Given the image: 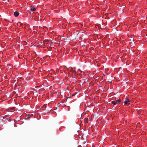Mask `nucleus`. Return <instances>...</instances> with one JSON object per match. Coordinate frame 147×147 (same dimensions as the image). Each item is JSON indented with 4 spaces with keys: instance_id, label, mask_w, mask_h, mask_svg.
<instances>
[{
    "instance_id": "nucleus-1",
    "label": "nucleus",
    "mask_w": 147,
    "mask_h": 147,
    "mask_svg": "<svg viewBox=\"0 0 147 147\" xmlns=\"http://www.w3.org/2000/svg\"><path fill=\"white\" fill-rule=\"evenodd\" d=\"M130 102V100L127 99L124 101V104L126 106H127L129 104Z\"/></svg>"
},
{
    "instance_id": "nucleus-2",
    "label": "nucleus",
    "mask_w": 147,
    "mask_h": 147,
    "mask_svg": "<svg viewBox=\"0 0 147 147\" xmlns=\"http://www.w3.org/2000/svg\"><path fill=\"white\" fill-rule=\"evenodd\" d=\"M19 14V13L18 11H15L13 13L14 16L15 17L18 16Z\"/></svg>"
},
{
    "instance_id": "nucleus-3",
    "label": "nucleus",
    "mask_w": 147,
    "mask_h": 147,
    "mask_svg": "<svg viewBox=\"0 0 147 147\" xmlns=\"http://www.w3.org/2000/svg\"><path fill=\"white\" fill-rule=\"evenodd\" d=\"M111 103L114 105H116L118 104L117 103V101H116V100L114 101H112L111 102Z\"/></svg>"
},
{
    "instance_id": "nucleus-4",
    "label": "nucleus",
    "mask_w": 147,
    "mask_h": 147,
    "mask_svg": "<svg viewBox=\"0 0 147 147\" xmlns=\"http://www.w3.org/2000/svg\"><path fill=\"white\" fill-rule=\"evenodd\" d=\"M84 121L85 123H87L88 122V119L87 118H85L84 119Z\"/></svg>"
},
{
    "instance_id": "nucleus-5",
    "label": "nucleus",
    "mask_w": 147,
    "mask_h": 147,
    "mask_svg": "<svg viewBox=\"0 0 147 147\" xmlns=\"http://www.w3.org/2000/svg\"><path fill=\"white\" fill-rule=\"evenodd\" d=\"M36 10V8L35 7H32L30 9V10L32 11H34Z\"/></svg>"
},
{
    "instance_id": "nucleus-6",
    "label": "nucleus",
    "mask_w": 147,
    "mask_h": 147,
    "mask_svg": "<svg viewBox=\"0 0 147 147\" xmlns=\"http://www.w3.org/2000/svg\"><path fill=\"white\" fill-rule=\"evenodd\" d=\"M7 66L10 69L12 67V66L10 64H8Z\"/></svg>"
},
{
    "instance_id": "nucleus-7",
    "label": "nucleus",
    "mask_w": 147,
    "mask_h": 147,
    "mask_svg": "<svg viewBox=\"0 0 147 147\" xmlns=\"http://www.w3.org/2000/svg\"><path fill=\"white\" fill-rule=\"evenodd\" d=\"M116 101H117V103L118 104L121 102V101L120 99H118L117 100H116Z\"/></svg>"
},
{
    "instance_id": "nucleus-8",
    "label": "nucleus",
    "mask_w": 147,
    "mask_h": 147,
    "mask_svg": "<svg viewBox=\"0 0 147 147\" xmlns=\"http://www.w3.org/2000/svg\"><path fill=\"white\" fill-rule=\"evenodd\" d=\"M64 101V100H61V102H60L59 103V104H60L61 103H63Z\"/></svg>"
},
{
    "instance_id": "nucleus-9",
    "label": "nucleus",
    "mask_w": 147,
    "mask_h": 147,
    "mask_svg": "<svg viewBox=\"0 0 147 147\" xmlns=\"http://www.w3.org/2000/svg\"><path fill=\"white\" fill-rule=\"evenodd\" d=\"M19 24H20V25L21 26H22V23H19Z\"/></svg>"
},
{
    "instance_id": "nucleus-10",
    "label": "nucleus",
    "mask_w": 147,
    "mask_h": 147,
    "mask_svg": "<svg viewBox=\"0 0 147 147\" xmlns=\"http://www.w3.org/2000/svg\"><path fill=\"white\" fill-rule=\"evenodd\" d=\"M78 70H80V69H79Z\"/></svg>"
}]
</instances>
